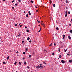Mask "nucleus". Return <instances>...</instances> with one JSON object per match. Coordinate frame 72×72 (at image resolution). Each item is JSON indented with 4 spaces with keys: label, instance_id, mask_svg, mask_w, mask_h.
I'll return each instance as SVG.
<instances>
[{
    "label": "nucleus",
    "instance_id": "obj_1",
    "mask_svg": "<svg viewBox=\"0 0 72 72\" xmlns=\"http://www.w3.org/2000/svg\"><path fill=\"white\" fill-rule=\"evenodd\" d=\"M42 64H40L38 66H37L36 68L38 69H39V68H42Z\"/></svg>",
    "mask_w": 72,
    "mask_h": 72
},
{
    "label": "nucleus",
    "instance_id": "obj_2",
    "mask_svg": "<svg viewBox=\"0 0 72 72\" xmlns=\"http://www.w3.org/2000/svg\"><path fill=\"white\" fill-rule=\"evenodd\" d=\"M41 24L43 26V27H45V24L44 23H42Z\"/></svg>",
    "mask_w": 72,
    "mask_h": 72
},
{
    "label": "nucleus",
    "instance_id": "obj_3",
    "mask_svg": "<svg viewBox=\"0 0 72 72\" xmlns=\"http://www.w3.org/2000/svg\"><path fill=\"white\" fill-rule=\"evenodd\" d=\"M61 62H62V63H65V62L64 60H62L61 61Z\"/></svg>",
    "mask_w": 72,
    "mask_h": 72
},
{
    "label": "nucleus",
    "instance_id": "obj_4",
    "mask_svg": "<svg viewBox=\"0 0 72 72\" xmlns=\"http://www.w3.org/2000/svg\"><path fill=\"white\" fill-rule=\"evenodd\" d=\"M19 66H21V65H22V64L21 63V62H19Z\"/></svg>",
    "mask_w": 72,
    "mask_h": 72
},
{
    "label": "nucleus",
    "instance_id": "obj_5",
    "mask_svg": "<svg viewBox=\"0 0 72 72\" xmlns=\"http://www.w3.org/2000/svg\"><path fill=\"white\" fill-rule=\"evenodd\" d=\"M28 13H29V15H31V13L30 12V11H29V12H28Z\"/></svg>",
    "mask_w": 72,
    "mask_h": 72
},
{
    "label": "nucleus",
    "instance_id": "obj_6",
    "mask_svg": "<svg viewBox=\"0 0 72 72\" xmlns=\"http://www.w3.org/2000/svg\"><path fill=\"white\" fill-rule=\"evenodd\" d=\"M30 38L29 37H28L27 38V40H30Z\"/></svg>",
    "mask_w": 72,
    "mask_h": 72
},
{
    "label": "nucleus",
    "instance_id": "obj_7",
    "mask_svg": "<svg viewBox=\"0 0 72 72\" xmlns=\"http://www.w3.org/2000/svg\"><path fill=\"white\" fill-rule=\"evenodd\" d=\"M69 62L71 63L72 62V60H69Z\"/></svg>",
    "mask_w": 72,
    "mask_h": 72
},
{
    "label": "nucleus",
    "instance_id": "obj_8",
    "mask_svg": "<svg viewBox=\"0 0 72 72\" xmlns=\"http://www.w3.org/2000/svg\"><path fill=\"white\" fill-rule=\"evenodd\" d=\"M10 57L9 56H8L7 57V60H8L9 58V57Z\"/></svg>",
    "mask_w": 72,
    "mask_h": 72
},
{
    "label": "nucleus",
    "instance_id": "obj_9",
    "mask_svg": "<svg viewBox=\"0 0 72 72\" xmlns=\"http://www.w3.org/2000/svg\"><path fill=\"white\" fill-rule=\"evenodd\" d=\"M28 17V14H27L26 15V17Z\"/></svg>",
    "mask_w": 72,
    "mask_h": 72
},
{
    "label": "nucleus",
    "instance_id": "obj_10",
    "mask_svg": "<svg viewBox=\"0 0 72 72\" xmlns=\"http://www.w3.org/2000/svg\"><path fill=\"white\" fill-rule=\"evenodd\" d=\"M24 64H25V65H26V64H27V63L26 62L24 61Z\"/></svg>",
    "mask_w": 72,
    "mask_h": 72
},
{
    "label": "nucleus",
    "instance_id": "obj_11",
    "mask_svg": "<svg viewBox=\"0 0 72 72\" xmlns=\"http://www.w3.org/2000/svg\"><path fill=\"white\" fill-rule=\"evenodd\" d=\"M50 46H52V43H51L49 45Z\"/></svg>",
    "mask_w": 72,
    "mask_h": 72
},
{
    "label": "nucleus",
    "instance_id": "obj_12",
    "mask_svg": "<svg viewBox=\"0 0 72 72\" xmlns=\"http://www.w3.org/2000/svg\"><path fill=\"white\" fill-rule=\"evenodd\" d=\"M3 64H6V62H3Z\"/></svg>",
    "mask_w": 72,
    "mask_h": 72
},
{
    "label": "nucleus",
    "instance_id": "obj_13",
    "mask_svg": "<svg viewBox=\"0 0 72 72\" xmlns=\"http://www.w3.org/2000/svg\"><path fill=\"white\" fill-rule=\"evenodd\" d=\"M53 7H55V4H53Z\"/></svg>",
    "mask_w": 72,
    "mask_h": 72
},
{
    "label": "nucleus",
    "instance_id": "obj_14",
    "mask_svg": "<svg viewBox=\"0 0 72 72\" xmlns=\"http://www.w3.org/2000/svg\"><path fill=\"white\" fill-rule=\"evenodd\" d=\"M68 37L69 39H71V37H70V36H68Z\"/></svg>",
    "mask_w": 72,
    "mask_h": 72
},
{
    "label": "nucleus",
    "instance_id": "obj_15",
    "mask_svg": "<svg viewBox=\"0 0 72 72\" xmlns=\"http://www.w3.org/2000/svg\"><path fill=\"white\" fill-rule=\"evenodd\" d=\"M51 3H52L51 1H50V4H51Z\"/></svg>",
    "mask_w": 72,
    "mask_h": 72
},
{
    "label": "nucleus",
    "instance_id": "obj_16",
    "mask_svg": "<svg viewBox=\"0 0 72 72\" xmlns=\"http://www.w3.org/2000/svg\"><path fill=\"white\" fill-rule=\"evenodd\" d=\"M26 31L28 32H30V31H29V30H26Z\"/></svg>",
    "mask_w": 72,
    "mask_h": 72
},
{
    "label": "nucleus",
    "instance_id": "obj_17",
    "mask_svg": "<svg viewBox=\"0 0 72 72\" xmlns=\"http://www.w3.org/2000/svg\"><path fill=\"white\" fill-rule=\"evenodd\" d=\"M31 3H33V1H31Z\"/></svg>",
    "mask_w": 72,
    "mask_h": 72
},
{
    "label": "nucleus",
    "instance_id": "obj_18",
    "mask_svg": "<svg viewBox=\"0 0 72 72\" xmlns=\"http://www.w3.org/2000/svg\"><path fill=\"white\" fill-rule=\"evenodd\" d=\"M59 58H62V56L61 55H59Z\"/></svg>",
    "mask_w": 72,
    "mask_h": 72
},
{
    "label": "nucleus",
    "instance_id": "obj_19",
    "mask_svg": "<svg viewBox=\"0 0 72 72\" xmlns=\"http://www.w3.org/2000/svg\"><path fill=\"white\" fill-rule=\"evenodd\" d=\"M29 58H31V55H29Z\"/></svg>",
    "mask_w": 72,
    "mask_h": 72
},
{
    "label": "nucleus",
    "instance_id": "obj_20",
    "mask_svg": "<svg viewBox=\"0 0 72 72\" xmlns=\"http://www.w3.org/2000/svg\"><path fill=\"white\" fill-rule=\"evenodd\" d=\"M67 14H66L65 15V17H67Z\"/></svg>",
    "mask_w": 72,
    "mask_h": 72
},
{
    "label": "nucleus",
    "instance_id": "obj_21",
    "mask_svg": "<svg viewBox=\"0 0 72 72\" xmlns=\"http://www.w3.org/2000/svg\"><path fill=\"white\" fill-rule=\"evenodd\" d=\"M64 50L65 52H66V51H67V50Z\"/></svg>",
    "mask_w": 72,
    "mask_h": 72
},
{
    "label": "nucleus",
    "instance_id": "obj_22",
    "mask_svg": "<svg viewBox=\"0 0 72 72\" xmlns=\"http://www.w3.org/2000/svg\"><path fill=\"white\" fill-rule=\"evenodd\" d=\"M70 32L71 33H72V30H70Z\"/></svg>",
    "mask_w": 72,
    "mask_h": 72
},
{
    "label": "nucleus",
    "instance_id": "obj_23",
    "mask_svg": "<svg viewBox=\"0 0 72 72\" xmlns=\"http://www.w3.org/2000/svg\"><path fill=\"white\" fill-rule=\"evenodd\" d=\"M26 51H28V48H26Z\"/></svg>",
    "mask_w": 72,
    "mask_h": 72
},
{
    "label": "nucleus",
    "instance_id": "obj_24",
    "mask_svg": "<svg viewBox=\"0 0 72 72\" xmlns=\"http://www.w3.org/2000/svg\"><path fill=\"white\" fill-rule=\"evenodd\" d=\"M18 1L19 3H21V0H18Z\"/></svg>",
    "mask_w": 72,
    "mask_h": 72
},
{
    "label": "nucleus",
    "instance_id": "obj_25",
    "mask_svg": "<svg viewBox=\"0 0 72 72\" xmlns=\"http://www.w3.org/2000/svg\"><path fill=\"white\" fill-rule=\"evenodd\" d=\"M16 63H17L16 62H15V63H14L15 65H16Z\"/></svg>",
    "mask_w": 72,
    "mask_h": 72
},
{
    "label": "nucleus",
    "instance_id": "obj_26",
    "mask_svg": "<svg viewBox=\"0 0 72 72\" xmlns=\"http://www.w3.org/2000/svg\"><path fill=\"white\" fill-rule=\"evenodd\" d=\"M56 30H59V29L58 27H57L56 28Z\"/></svg>",
    "mask_w": 72,
    "mask_h": 72
},
{
    "label": "nucleus",
    "instance_id": "obj_27",
    "mask_svg": "<svg viewBox=\"0 0 72 72\" xmlns=\"http://www.w3.org/2000/svg\"><path fill=\"white\" fill-rule=\"evenodd\" d=\"M22 54H25V52H23L22 53Z\"/></svg>",
    "mask_w": 72,
    "mask_h": 72
},
{
    "label": "nucleus",
    "instance_id": "obj_28",
    "mask_svg": "<svg viewBox=\"0 0 72 72\" xmlns=\"http://www.w3.org/2000/svg\"><path fill=\"white\" fill-rule=\"evenodd\" d=\"M52 55H54V53H52Z\"/></svg>",
    "mask_w": 72,
    "mask_h": 72
},
{
    "label": "nucleus",
    "instance_id": "obj_29",
    "mask_svg": "<svg viewBox=\"0 0 72 72\" xmlns=\"http://www.w3.org/2000/svg\"><path fill=\"white\" fill-rule=\"evenodd\" d=\"M66 14H67V11H66L65 12Z\"/></svg>",
    "mask_w": 72,
    "mask_h": 72
},
{
    "label": "nucleus",
    "instance_id": "obj_30",
    "mask_svg": "<svg viewBox=\"0 0 72 72\" xmlns=\"http://www.w3.org/2000/svg\"><path fill=\"white\" fill-rule=\"evenodd\" d=\"M18 25V24H15V26H17Z\"/></svg>",
    "mask_w": 72,
    "mask_h": 72
},
{
    "label": "nucleus",
    "instance_id": "obj_31",
    "mask_svg": "<svg viewBox=\"0 0 72 72\" xmlns=\"http://www.w3.org/2000/svg\"><path fill=\"white\" fill-rule=\"evenodd\" d=\"M70 13H70V12H68V14H69Z\"/></svg>",
    "mask_w": 72,
    "mask_h": 72
},
{
    "label": "nucleus",
    "instance_id": "obj_32",
    "mask_svg": "<svg viewBox=\"0 0 72 72\" xmlns=\"http://www.w3.org/2000/svg\"><path fill=\"white\" fill-rule=\"evenodd\" d=\"M67 55H71V54H67Z\"/></svg>",
    "mask_w": 72,
    "mask_h": 72
},
{
    "label": "nucleus",
    "instance_id": "obj_33",
    "mask_svg": "<svg viewBox=\"0 0 72 72\" xmlns=\"http://www.w3.org/2000/svg\"><path fill=\"white\" fill-rule=\"evenodd\" d=\"M14 0H13V1H12V3H14Z\"/></svg>",
    "mask_w": 72,
    "mask_h": 72
},
{
    "label": "nucleus",
    "instance_id": "obj_34",
    "mask_svg": "<svg viewBox=\"0 0 72 72\" xmlns=\"http://www.w3.org/2000/svg\"><path fill=\"white\" fill-rule=\"evenodd\" d=\"M27 68H28V69H29V68H30V67H29V66H27Z\"/></svg>",
    "mask_w": 72,
    "mask_h": 72
},
{
    "label": "nucleus",
    "instance_id": "obj_35",
    "mask_svg": "<svg viewBox=\"0 0 72 72\" xmlns=\"http://www.w3.org/2000/svg\"><path fill=\"white\" fill-rule=\"evenodd\" d=\"M17 5H18V4H17V3L15 4V6H17Z\"/></svg>",
    "mask_w": 72,
    "mask_h": 72
},
{
    "label": "nucleus",
    "instance_id": "obj_36",
    "mask_svg": "<svg viewBox=\"0 0 72 72\" xmlns=\"http://www.w3.org/2000/svg\"><path fill=\"white\" fill-rule=\"evenodd\" d=\"M43 23V22H42V21H41V22H40V23L42 24V23Z\"/></svg>",
    "mask_w": 72,
    "mask_h": 72
},
{
    "label": "nucleus",
    "instance_id": "obj_37",
    "mask_svg": "<svg viewBox=\"0 0 72 72\" xmlns=\"http://www.w3.org/2000/svg\"><path fill=\"white\" fill-rule=\"evenodd\" d=\"M19 26H20V27H22V25H20V24H19Z\"/></svg>",
    "mask_w": 72,
    "mask_h": 72
},
{
    "label": "nucleus",
    "instance_id": "obj_38",
    "mask_svg": "<svg viewBox=\"0 0 72 72\" xmlns=\"http://www.w3.org/2000/svg\"><path fill=\"white\" fill-rule=\"evenodd\" d=\"M16 53H17V54H18L19 53V52H18V51H17Z\"/></svg>",
    "mask_w": 72,
    "mask_h": 72
},
{
    "label": "nucleus",
    "instance_id": "obj_39",
    "mask_svg": "<svg viewBox=\"0 0 72 72\" xmlns=\"http://www.w3.org/2000/svg\"><path fill=\"white\" fill-rule=\"evenodd\" d=\"M58 51H60V48H58Z\"/></svg>",
    "mask_w": 72,
    "mask_h": 72
},
{
    "label": "nucleus",
    "instance_id": "obj_40",
    "mask_svg": "<svg viewBox=\"0 0 72 72\" xmlns=\"http://www.w3.org/2000/svg\"><path fill=\"white\" fill-rule=\"evenodd\" d=\"M32 41H31V40H30L29 41V42H30V43H31V42H32Z\"/></svg>",
    "mask_w": 72,
    "mask_h": 72
},
{
    "label": "nucleus",
    "instance_id": "obj_41",
    "mask_svg": "<svg viewBox=\"0 0 72 72\" xmlns=\"http://www.w3.org/2000/svg\"><path fill=\"white\" fill-rule=\"evenodd\" d=\"M38 23H40V21H38Z\"/></svg>",
    "mask_w": 72,
    "mask_h": 72
},
{
    "label": "nucleus",
    "instance_id": "obj_42",
    "mask_svg": "<svg viewBox=\"0 0 72 72\" xmlns=\"http://www.w3.org/2000/svg\"><path fill=\"white\" fill-rule=\"evenodd\" d=\"M24 42V41H22V43H23V42Z\"/></svg>",
    "mask_w": 72,
    "mask_h": 72
},
{
    "label": "nucleus",
    "instance_id": "obj_43",
    "mask_svg": "<svg viewBox=\"0 0 72 72\" xmlns=\"http://www.w3.org/2000/svg\"><path fill=\"white\" fill-rule=\"evenodd\" d=\"M71 25H72V24H69V26H71Z\"/></svg>",
    "mask_w": 72,
    "mask_h": 72
},
{
    "label": "nucleus",
    "instance_id": "obj_44",
    "mask_svg": "<svg viewBox=\"0 0 72 72\" xmlns=\"http://www.w3.org/2000/svg\"><path fill=\"white\" fill-rule=\"evenodd\" d=\"M35 8H37V6H35Z\"/></svg>",
    "mask_w": 72,
    "mask_h": 72
},
{
    "label": "nucleus",
    "instance_id": "obj_45",
    "mask_svg": "<svg viewBox=\"0 0 72 72\" xmlns=\"http://www.w3.org/2000/svg\"><path fill=\"white\" fill-rule=\"evenodd\" d=\"M12 8L13 9H14V7L13 6V7H12Z\"/></svg>",
    "mask_w": 72,
    "mask_h": 72
},
{
    "label": "nucleus",
    "instance_id": "obj_46",
    "mask_svg": "<svg viewBox=\"0 0 72 72\" xmlns=\"http://www.w3.org/2000/svg\"><path fill=\"white\" fill-rule=\"evenodd\" d=\"M40 31H41V30H39V31H38V32H40Z\"/></svg>",
    "mask_w": 72,
    "mask_h": 72
},
{
    "label": "nucleus",
    "instance_id": "obj_47",
    "mask_svg": "<svg viewBox=\"0 0 72 72\" xmlns=\"http://www.w3.org/2000/svg\"><path fill=\"white\" fill-rule=\"evenodd\" d=\"M65 36H65V35H63V37H65Z\"/></svg>",
    "mask_w": 72,
    "mask_h": 72
},
{
    "label": "nucleus",
    "instance_id": "obj_48",
    "mask_svg": "<svg viewBox=\"0 0 72 72\" xmlns=\"http://www.w3.org/2000/svg\"><path fill=\"white\" fill-rule=\"evenodd\" d=\"M25 28H27V26H25Z\"/></svg>",
    "mask_w": 72,
    "mask_h": 72
},
{
    "label": "nucleus",
    "instance_id": "obj_49",
    "mask_svg": "<svg viewBox=\"0 0 72 72\" xmlns=\"http://www.w3.org/2000/svg\"><path fill=\"white\" fill-rule=\"evenodd\" d=\"M44 63V64H46V63H45V62H43Z\"/></svg>",
    "mask_w": 72,
    "mask_h": 72
},
{
    "label": "nucleus",
    "instance_id": "obj_50",
    "mask_svg": "<svg viewBox=\"0 0 72 72\" xmlns=\"http://www.w3.org/2000/svg\"><path fill=\"white\" fill-rule=\"evenodd\" d=\"M54 45H55V46L56 45V44H55V43H54Z\"/></svg>",
    "mask_w": 72,
    "mask_h": 72
},
{
    "label": "nucleus",
    "instance_id": "obj_51",
    "mask_svg": "<svg viewBox=\"0 0 72 72\" xmlns=\"http://www.w3.org/2000/svg\"><path fill=\"white\" fill-rule=\"evenodd\" d=\"M68 3V1H66V3Z\"/></svg>",
    "mask_w": 72,
    "mask_h": 72
},
{
    "label": "nucleus",
    "instance_id": "obj_52",
    "mask_svg": "<svg viewBox=\"0 0 72 72\" xmlns=\"http://www.w3.org/2000/svg\"><path fill=\"white\" fill-rule=\"evenodd\" d=\"M24 58H22V60H24Z\"/></svg>",
    "mask_w": 72,
    "mask_h": 72
},
{
    "label": "nucleus",
    "instance_id": "obj_53",
    "mask_svg": "<svg viewBox=\"0 0 72 72\" xmlns=\"http://www.w3.org/2000/svg\"><path fill=\"white\" fill-rule=\"evenodd\" d=\"M44 51H46V52H47V51H46V50H44Z\"/></svg>",
    "mask_w": 72,
    "mask_h": 72
},
{
    "label": "nucleus",
    "instance_id": "obj_54",
    "mask_svg": "<svg viewBox=\"0 0 72 72\" xmlns=\"http://www.w3.org/2000/svg\"><path fill=\"white\" fill-rule=\"evenodd\" d=\"M38 12V10H37L36 12Z\"/></svg>",
    "mask_w": 72,
    "mask_h": 72
},
{
    "label": "nucleus",
    "instance_id": "obj_55",
    "mask_svg": "<svg viewBox=\"0 0 72 72\" xmlns=\"http://www.w3.org/2000/svg\"><path fill=\"white\" fill-rule=\"evenodd\" d=\"M61 43H62V42H60V44H61Z\"/></svg>",
    "mask_w": 72,
    "mask_h": 72
},
{
    "label": "nucleus",
    "instance_id": "obj_56",
    "mask_svg": "<svg viewBox=\"0 0 72 72\" xmlns=\"http://www.w3.org/2000/svg\"><path fill=\"white\" fill-rule=\"evenodd\" d=\"M63 39H64V37H63Z\"/></svg>",
    "mask_w": 72,
    "mask_h": 72
},
{
    "label": "nucleus",
    "instance_id": "obj_57",
    "mask_svg": "<svg viewBox=\"0 0 72 72\" xmlns=\"http://www.w3.org/2000/svg\"><path fill=\"white\" fill-rule=\"evenodd\" d=\"M41 28H40V31H41Z\"/></svg>",
    "mask_w": 72,
    "mask_h": 72
},
{
    "label": "nucleus",
    "instance_id": "obj_58",
    "mask_svg": "<svg viewBox=\"0 0 72 72\" xmlns=\"http://www.w3.org/2000/svg\"><path fill=\"white\" fill-rule=\"evenodd\" d=\"M24 13H26V12H25V11H24Z\"/></svg>",
    "mask_w": 72,
    "mask_h": 72
},
{
    "label": "nucleus",
    "instance_id": "obj_59",
    "mask_svg": "<svg viewBox=\"0 0 72 72\" xmlns=\"http://www.w3.org/2000/svg\"><path fill=\"white\" fill-rule=\"evenodd\" d=\"M39 27H40V25H39Z\"/></svg>",
    "mask_w": 72,
    "mask_h": 72
},
{
    "label": "nucleus",
    "instance_id": "obj_60",
    "mask_svg": "<svg viewBox=\"0 0 72 72\" xmlns=\"http://www.w3.org/2000/svg\"><path fill=\"white\" fill-rule=\"evenodd\" d=\"M71 21H72V19H71Z\"/></svg>",
    "mask_w": 72,
    "mask_h": 72
},
{
    "label": "nucleus",
    "instance_id": "obj_61",
    "mask_svg": "<svg viewBox=\"0 0 72 72\" xmlns=\"http://www.w3.org/2000/svg\"><path fill=\"white\" fill-rule=\"evenodd\" d=\"M37 22H38V20H37Z\"/></svg>",
    "mask_w": 72,
    "mask_h": 72
},
{
    "label": "nucleus",
    "instance_id": "obj_62",
    "mask_svg": "<svg viewBox=\"0 0 72 72\" xmlns=\"http://www.w3.org/2000/svg\"><path fill=\"white\" fill-rule=\"evenodd\" d=\"M3 1H5V0H3Z\"/></svg>",
    "mask_w": 72,
    "mask_h": 72
},
{
    "label": "nucleus",
    "instance_id": "obj_63",
    "mask_svg": "<svg viewBox=\"0 0 72 72\" xmlns=\"http://www.w3.org/2000/svg\"><path fill=\"white\" fill-rule=\"evenodd\" d=\"M66 9H67V7H66Z\"/></svg>",
    "mask_w": 72,
    "mask_h": 72
},
{
    "label": "nucleus",
    "instance_id": "obj_64",
    "mask_svg": "<svg viewBox=\"0 0 72 72\" xmlns=\"http://www.w3.org/2000/svg\"><path fill=\"white\" fill-rule=\"evenodd\" d=\"M16 72H18V71H17Z\"/></svg>",
    "mask_w": 72,
    "mask_h": 72
}]
</instances>
